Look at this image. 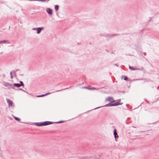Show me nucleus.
<instances>
[{"instance_id":"8","label":"nucleus","mask_w":159,"mask_h":159,"mask_svg":"<svg viewBox=\"0 0 159 159\" xmlns=\"http://www.w3.org/2000/svg\"><path fill=\"white\" fill-rule=\"evenodd\" d=\"M7 101L9 106H12L13 103L12 101L8 99H7Z\"/></svg>"},{"instance_id":"14","label":"nucleus","mask_w":159,"mask_h":159,"mask_svg":"<svg viewBox=\"0 0 159 159\" xmlns=\"http://www.w3.org/2000/svg\"><path fill=\"white\" fill-rule=\"evenodd\" d=\"M112 103H109V104H108L107 105H106L105 106V107H109V106H112Z\"/></svg>"},{"instance_id":"7","label":"nucleus","mask_w":159,"mask_h":159,"mask_svg":"<svg viewBox=\"0 0 159 159\" xmlns=\"http://www.w3.org/2000/svg\"><path fill=\"white\" fill-rule=\"evenodd\" d=\"M106 100L109 102H113L114 101V99L113 98L111 97H108L107 99Z\"/></svg>"},{"instance_id":"11","label":"nucleus","mask_w":159,"mask_h":159,"mask_svg":"<svg viewBox=\"0 0 159 159\" xmlns=\"http://www.w3.org/2000/svg\"><path fill=\"white\" fill-rule=\"evenodd\" d=\"M13 86L15 87H19L21 86V85L20 84L15 83V84H14Z\"/></svg>"},{"instance_id":"15","label":"nucleus","mask_w":159,"mask_h":159,"mask_svg":"<svg viewBox=\"0 0 159 159\" xmlns=\"http://www.w3.org/2000/svg\"><path fill=\"white\" fill-rule=\"evenodd\" d=\"M122 78H124V80H128V78L126 76H122Z\"/></svg>"},{"instance_id":"2","label":"nucleus","mask_w":159,"mask_h":159,"mask_svg":"<svg viewBox=\"0 0 159 159\" xmlns=\"http://www.w3.org/2000/svg\"><path fill=\"white\" fill-rule=\"evenodd\" d=\"M112 106H116L119 105H121L122 104V103H121L120 99L116 101H114L113 102Z\"/></svg>"},{"instance_id":"1","label":"nucleus","mask_w":159,"mask_h":159,"mask_svg":"<svg viewBox=\"0 0 159 159\" xmlns=\"http://www.w3.org/2000/svg\"><path fill=\"white\" fill-rule=\"evenodd\" d=\"M52 124V123L50 121H46L43 123H38L37 125L38 126H43L50 125Z\"/></svg>"},{"instance_id":"5","label":"nucleus","mask_w":159,"mask_h":159,"mask_svg":"<svg viewBox=\"0 0 159 159\" xmlns=\"http://www.w3.org/2000/svg\"><path fill=\"white\" fill-rule=\"evenodd\" d=\"M47 12L50 15L52 14V10L50 8H48L46 9Z\"/></svg>"},{"instance_id":"17","label":"nucleus","mask_w":159,"mask_h":159,"mask_svg":"<svg viewBox=\"0 0 159 159\" xmlns=\"http://www.w3.org/2000/svg\"><path fill=\"white\" fill-rule=\"evenodd\" d=\"M20 84L21 85V86H24V84L23 82L21 81H20Z\"/></svg>"},{"instance_id":"10","label":"nucleus","mask_w":159,"mask_h":159,"mask_svg":"<svg viewBox=\"0 0 159 159\" xmlns=\"http://www.w3.org/2000/svg\"><path fill=\"white\" fill-rule=\"evenodd\" d=\"M6 43H8L7 40H4L0 41V44H4Z\"/></svg>"},{"instance_id":"19","label":"nucleus","mask_w":159,"mask_h":159,"mask_svg":"<svg viewBox=\"0 0 159 159\" xmlns=\"http://www.w3.org/2000/svg\"><path fill=\"white\" fill-rule=\"evenodd\" d=\"M37 28H33L32 29V30H37Z\"/></svg>"},{"instance_id":"4","label":"nucleus","mask_w":159,"mask_h":159,"mask_svg":"<svg viewBox=\"0 0 159 159\" xmlns=\"http://www.w3.org/2000/svg\"><path fill=\"white\" fill-rule=\"evenodd\" d=\"M44 28L43 27L38 28L37 29V33L38 34H39L41 31L43 30Z\"/></svg>"},{"instance_id":"3","label":"nucleus","mask_w":159,"mask_h":159,"mask_svg":"<svg viewBox=\"0 0 159 159\" xmlns=\"http://www.w3.org/2000/svg\"><path fill=\"white\" fill-rule=\"evenodd\" d=\"M4 85L5 86L8 88L9 89L13 88V86L9 83H5L4 84Z\"/></svg>"},{"instance_id":"13","label":"nucleus","mask_w":159,"mask_h":159,"mask_svg":"<svg viewBox=\"0 0 159 159\" xmlns=\"http://www.w3.org/2000/svg\"><path fill=\"white\" fill-rule=\"evenodd\" d=\"M55 9L56 11H57L59 9V6L58 5H55Z\"/></svg>"},{"instance_id":"21","label":"nucleus","mask_w":159,"mask_h":159,"mask_svg":"<svg viewBox=\"0 0 159 159\" xmlns=\"http://www.w3.org/2000/svg\"><path fill=\"white\" fill-rule=\"evenodd\" d=\"M96 89L94 88H91V90H93V89Z\"/></svg>"},{"instance_id":"6","label":"nucleus","mask_w":159,"mask_h":159,"mask_svg":"<svg viewBox=\"0 0 159 159\" xmlns=\"http://www.w3.org/2000/svg\"><path fill=\"white\" fill-rule=\"evenodd\" d=\"M114 134L115 139H117L118 138V136L117 135V134L116 129H114Z\"/></svg>"},{"instance_id":"22","label":"nucleus","mask_w":159,"mask_h":159,"mask_svg":"<svg viewBox=\"0 0 159 159\" xmlns=\"http://www.w3.org/2000/svg\"><path fill=\"white\" fill-rule=\"evenodd\" d=\"M62 121H59V122H58V123H62Z\"/></svg>"},{"instance_id":"9","label":"nucleus","mask_w":159,"mask_h":159,"mask_svg":"<svg viewBox=\"0 0 159 159\" xmlns=\"http://www.w3.org/2000/svg\"><path fill=\"white\" fill-rule=\"evenodd\" d=\"M51 94V93H46L45 94H42V95H37L36 96L37 97H44V96H46V95H47L48 94Z\"/></svg>"},{"instance_id":"16","label":"nucleus","mask_w":159,"mask_h":159,"mask_svg":"<svg viewBox=\"0 0 159 159\" xmlns=\"http://www.w3.org/2000/svg\"><path fill=\"white\" fill-rule=\"evenodd\" d=\"M14 119L16 120H17L18 121H20V119L18 117H14Z\"/></svg>"},{"instance_id":"18","label":"nucleus","mask_w":159,"mask_h":159,"mask_svg":"<svg viewBox=\"0 0 159 159\" xmlns=\"http://www.w3.org/2000/svg\"><path fill=\"white\" fill-rule=\"evenodd\" d=\"M84 88H86L88 89L91 90V88H90V87H85Z\"/></svg>"},{"instance_id":"20","label":"nucleus","mask_w":159,"mask_h":159,"mask_svg":"<svg viewBox=\"0 0 159 159\" xmlns=\"http://www.w3.org/2000/svg\"><path fill=\"white\" fill-rule=\"evenodd\" d=\"M10 75H11V78H12V74L11 72L10 73Z\"/></svg>"},{"instance_id":"12","label":"nucleus","mask_w":159,"mask_h":159,"mask_svg":"<svg viewBox=\"0 0 159 159\" xmlns=\"http://www.w3.org/2000/svg\"><path fill=\"white\" fill-rule=\"evenodd\" d=\"M129 68L131 70H136L137 69L136 68H135V67H132L131 66H129Z\"/></svg>"}]
</instances>
